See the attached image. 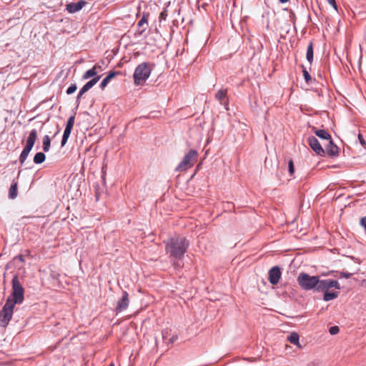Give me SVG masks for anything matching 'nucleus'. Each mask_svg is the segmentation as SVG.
<instances>
[{
  "instance_id": "obj_25",
  "label": "nucleus",
  "mask_w": 366,
  "mask_h": 366,
  "mask_svg": "<svg viewBox=\"0 0 366 366\" xmlns=\"http://www.w3.org/2000/svg\"><path fill=\"white\" fill-rule=\"evenodd\" d=\"M302 68H303L302 73H303L304 79H305V81L308 84L312 79L311 76L303 66H302Z\"/></svg>"
},
{
  "instance_id": "obj_38",
  "label": "nucleus",
  "mask_w": 366,
  "mask_h": 366,
  "mask_svg": "<svg viewBox=\"0 0 366 366\" xmlns=\"http://www.w3.org/2000/svg\"><path fill=\"white\" fill-rule=\"evenodd\" d=\"M327 2L336 10L337 11V6L336 4L335 0H327Z\"/></svg>"
},
{
  "instance_id": "obj_16",
  "label": "nucleus",
  "mask_w": 366,
  "mask_h": 366,
  "mask_svg": "<svg viewBox=\"0 0 366 366\" xmlns=\"http://www.w3.org/2000/svg\"><path fill=\"white\" fill-rule=\"evenodd\" d=\"M300 336L297 333V332H292L290 333L288 336H287V340L295 345H297L298 347H301L300 345Z\"/></svg>"
},
{
  "instance_id": "obj_30",
  "label": "nucleus",
  "mask_w": 366,
  "mask_h": 366,
  "mask_svg": "<svg viewBox=\"0 0 366 366\" xmlns=\"http://www.w3.org/2000/svg\"><path fill=\"white\" fill-rule=\"evenodd\" d=\"M167 15V10L164 9L159 14V21H165Z\"/></svg>"
},
{
  "instance_id": "obj_18",
  "label": "nucleus",
  "mask_w": 366,
  "mask_h": 366,
  "mask_svg": "<svg viewBox=\"0 0 366 366\" xmlns=\"http://www.w3.org/2000/svg\"><path fill=\"white\" fill-rule=\"evenodd\" d=\"M17 196V183L13 182L9 190V197L11 199H14Z\"/></svg>"
},
{
  "instance_id": "obj_45",
  "label": "nucleus",
  "mask_w": 366,
  "mask_h": 366,
  "mask_svg": "<svg viewBox=\"0 0 366 366\" xmlns=\"http://www.w3.org/2000/svg\"><path fill=\"white\" fill-rule=\"evenodd\" d=\"M280 3L284 4L287 2L289 0H279Z\"/></svg>"
},
{
  "instance_id": "obj_36",
  "label": "nucleus",
  "mask_w": 366,
  "mask_h": 366,
  "mask_svg": "<svg viewBox=\"0 0 366 366\" xmlns=\"http://www.w3.org/2000/svg\"><path fill=\"white\" fill-rule=\"evenodd\" d=\"M358 139L361 145L365 147L366 146V142L361 134H358Z\"/></svg>"
},
{
  "instance_id": "obj_14",
  "label": "nucleus",
  "mask_w": 366,
  "mask_h": 366,
  "mask_svg": "<svg viewBox=\"0 0 366 366\" xmlns=\"http://www.w3.org/2000/svg\"><path fill=\"white\" fill-rule=\"evenodd\" d=\"M97 68H100L99 66H97V64H95L92 69L86 71L84 74L82 75V77L81 79L83 80H86V79H88L91 77H95V76H98L99 75L97 74Z\"/></svg>"
},
{
  "instance_id": "obj_42",
  "label": "nucleus",
  "mask_w": 366,
  "mask_h": 366,
  "mask_svg": "<svg viewBox=\"0 0 366 366\" xmlns=\"http://www.w3.org/2000/svg\"><path fill=\"white\" fill-rule=\"evenodd\" d=\"M178 339V337L177 335H173L170 339H169V343H174Z\"/></svg>"
},
{
  "instance_id": "obj_29",
  "label": "nucleus",
  "mask_w": 366,
  "mask_h": 366,
  "mask_svg": "<svg viewBox=\"0 0 366 366\" xmlns=\"http://www.w3.org/2000/svg\"><path fill=\"white\" fill-rule=\"evenodd\" d=\"M340 331V328L338 326H332L329 329V332L332 335H337Z\"/></svg>"
},
{
  "instance_id": "obj_33",
  "label": "nucleus",
  "mask_w": 366,
  "mask_h": 366,
  "mask_svg": "<svg viewBox=\"0 0 366 366\" xmlns=\"http://www.w3.org/2000/svg\"><path fill=\"white\" fill-rule=\"evenodd\" d=\"M109 81V80L107 77L103 79V80L100 83V88L102 89H104L107 86V85L108 84Z\"/></svg>"
},
{
  "instance_id": "obj_12",
  "label": "nucleus",
  "mask_w": 366,
  "mask_h": 366,
  "mask_svg": "<svg viewBox=\"0 0 366 366\" xmlns=\"http://www.w3.org/2000/svg\"><path fill=\"white\" fill-rule=\"evenodd\" d=\"M325 152L330 157H335L339 154V148L336 144H334L332 139L328 142V144L325 146Z\"/></svg>"
},
{
  "instance_id": "obj_13",
  "label": "nucleus",
  "mask_w": 366,
  "mask_h": 366,
  "mask_svg": "<svg viewBox=\"0 0 366 366\" xmlns=\"http://www.w3.org/2000/svg\"><path fill=\"white\" fill-rule=\"evenodd\" d=\"M312 130L319 138L322 140H327L329 142L330 139H332L330 134L325 129H318L313 127Z\"/></svg>"
},
{
  "instance_id": "obj_27",
  "label": "nucleus",
  "mask_w": 366,
  "mask_h": 366,
  "mask_svg": "<svg viewBox=\"0 0 366 366\" xmlns=\"http://www.w3.org/2000/svg\"><path fill=\"white\" fill-rule=\"evenodd\" d=\"M100 78L101 76H95L88 81L92 88L99 81Z\"/></svg>"
},
{
  "instance_id": "obj_48",
  "label": "nucleus",
  "mask_w": 366,
  "mask_h": 366,
  "mask_svg": "<svg viewBox=\"0 0 366 366\" xmlns=\"http://www.w3.org/2000/svg\"><path fill=\"white\" fill-rule=\"evenodd\" d=\"M59 131H60V129L58 127V130H57V132H56L55 134H57L59 132Z\"/></svg>"
},
{
  "instance_id": "obj_10",
  "label": "nucleus",
  "mask_w": 366,
  "mask_h": 366,
  "mask_svg": "<svg viewBox=\"0 0 366 366\" xmlns=\"http://www.w3.org/2000/svg\"><path fill=\"white\" fill-rule=\"evenodd\" d=\"M86 4L87 2L84 0H80L76 3H69L66 5V10L70 14H74L80 11Z\"/></svg>"
},
{
  "instance_id": "obj_44",
  "label": "nucleus",
  "mask_w": 366,
  "mask_h": 366,
  "mask_svg": "<svg viewBox=\"0 0 366 366\" xmlns=\"http://www.w3.org/2000/svg\"><path fill=\"white\" fill-rule=\"evenodd\" d=\"M87 91L82 86V88L79 90V92L81 93V94H84Z\"/></svg>"
},
{
  "instance_id": "obj_32",
  "label": "nucleus",
  "mask_w": 366,
  "mask_h": 366,
  "mask_svg": "<svg viewBox=\"0 0 366 366\" xmlns=\"http://www.w3.org/2000/svg\"><path fill=\"white\" fill-rule=\"evenodd\" d=\"M120 74V71H110L106 76L109 81L113 79L115 76Z\"/></svg>"
},
{
  "instance_id": "obj_2",
  "label": "nucleus",
  "mask_w": 366,
  "mask_h": 366,
  "mask_svg": "<svg viewBox=\"0 0 366 366\" xmlns=\"http://www.w3.org/2000/svg\"><path fill=\"white\" fill-rule=\"evenodd\" d=\"M188 247V243L184 237H174L166 243L165 249L170 257L181 259Z\"/></svg>"
},
{
  "instance_id": "obj_24",
  "label": "nucleus",
  "mask_w": 366,
  "mask_h": 366,
  "mask_svg": "<svg viewBox=\"0 0 366 366\" xmlns=\"http://www.w3.org/2000/svg\"><path fill=\"white\" fill-rule=\"evenodd\" d=\"M74 120H75V116L74 115L71 116L67 120L66 127H67L68 129L69 128L72 129L74 127Z\"/></svg>"
},
{
  "instance_id": "obj_40",
  "label": "nucleus",
  "mask_w": 366,
  "mask_h": 366,
  "mask_svg": "<svg viewBox=\"0 0 366 366\" xmlns=\"http://www.w3.org/2000/svg\"><path fill=\"white\" fill-rule=\"evenodd\" d=\"M83 96V94H81L80 92H79L77 97H76V106L78 107L79 103H80V99L81 98V97Z\"/></svg>"
},
{
  "instance_id": "obj_4",
  "label": "nucleus",
  "mask_w": 366,
  "mask_h": 366,
  "mask_svg": "<svg viewBox=\"0 0 366 366\" xmlns=\"http://www.w3.org/2000/svg\"><path fill=\"white\" fill-rule=\"evenodd\" d=\"M12 284V298L8 297L6 300H10L11 304H21L24 300V290L21 285L17 275H14L11 281Z\"/></svg>"
},
{
  "instance_id": "obj_6",
  "label": "nucleus",
  "mask_w": 366,
  "mask_h": 366,
  "mask_svg": "<svg viewBox=\"0 0 366 366\" xmlns=\"http://www.w3.org/2000/svg\"><path fill=\"white\" fill-rule=\"evenodd\" d=\"M14 306L10 300L6 301L0 311V327H6L8 325L13 315Z\"/></svg>"
},
{
  "instance_id": "obj_1",
  "label": "nucleus",
  "mask_w": 366,
  "mask_h": 366,
  "mask_svg": "<svg viewBox=\"0 0 366 366\" xmlns=\"http://www.w3.org/2000/svg\"><path fill=\"white\" fill-rule=\"evenodd\" d=\"M299 285L305 290H314L315 291H323L335 287L337 290L340 289V283L337 280L332 279L320 280L318 276H310L307 273H300L297 277Z\"/></svg>"
},
{
  "instance_id": "obj_26",
  "label": "nucleus",
  "mask_w": 366,
  "mask_h": 366,
  "mask_svg": "<svg viewBox=\"0 0 366 366\" xmlns=\"http://www.w3.org/2000/svg\"><path fill=\"white\" fill-rule=\"evenodd\" d=\"M76 84H71L66 89V94H71L76 90Z\"/></svg>"
},
{
  "instance_id": "obj_37",
  "label": "nucleus",
  "mask_w": 366,
  "mask_h": 366,
  "mask_svg": "<svg viewBox=\"0 0 366 366\" xmlns=\"http://www.w3.org/2000/svg\"><path fill=\"white\" fill-rule=\"evenodd\" d=\"M352 275V273H350V272H340V277H345V278H350L351 276Z\"/></svg>"
},
{
  "instance_id": "obj_39",
  "label": "nucleus",
  "mask_w": 366,
  "mask_h": 366,
  "mask_svg": "<svg viewBox=\"0 0 366 366\" xmlns=\"http://www.w3.org/2000/svg\"><path fill=\"white\" fill-rule=\"evenodd\" d=\"M360 225L366 229V217H362L360 219Z\"/></svg>"
},
{
  "instance_id": "obj_3",
  "label": "nucleus",
  "mask_w": 366,
  "mask_h": 366,
  "mask_svg": "<svg viewBox=\"0 0 366 366\" xmlns=\"http://www.w3.org/2000/svg\"><path fill=\"white\" fill-rule=\"evenodd\" d=\"M152 68L147 62L139 64L135 69L133 78L135 85H141L149 77Z\"/></svg>"
},
{
  "instance_id": "obj_19",
  "label": "nucleus",
  "mask_w": 366,
  "mask_h": 366,
  "mask_svg": "<svg viewBox=\"0 0 366 366\" xmlns=\"http://www.w3.org/2000/svg\"><path fill=\"white\" fill-rule=\"evenodd\" d=\"M306 58H307V60L310 64H312V62L313 61V45H312V42H310V44L308 45V46H307Z\"/></svg>"
},
{
  "instance_id": "obj_43",
  "label": "nucleus",
  "mask_w": 366,
  "mask_h": 366,
  "mask_svg": "<svg viewBox=\"0 0 366 366\" xmlns=\"http://www.w3.org/2000/svg\"><path fill=\"white\" fill-rule=\"evenodd\" d=\"M83 87L88 92L92 87L90 86V84H89L88 82H86L84 86Z\"/></svg>"
},
{
  "instance_id": "obj_35",
  "label": "nucleus",
  "mask_w": 366,
  "mask_h": 366,
  "mask_svg": "<svg viewBox=\"0 0 366 366\" xmlns=\"http://www.w3.org/2000/svg\"><path fill=\"white\" fill-rule=\"evenodd\" d=\"M147 20L145 16H143V17L140 19V21L138 22V26L142 27L144 24H147Z\"/></svg>"
},
{
  "instance_id": "obj_11",
  "label": "nucleus",
  "mask_w": 366,
  "mask_h": 366,
  "mask_svg": "<svg viewBox=\"0 0 366 366\" xmlns=\"http://www.w3.org/2000/svg\"><path fill=\"white\" fill-rule=\"evenodd\" d=\"M37 135H38V133H37L36 129H33L32 130H31V132H29V137H27V139H26V146L24 148V150H26L29 152L31 151V149L35 144V142L37 139Z\"/></svg>"
},
{
  "instance_id": "obj_46",
  "label": "nucleus",
  "mask_w": 366,
  "mask_h": 366,
  "mask_svg": "<svg viewBox=\"0 0 366 366\" xmlns=\"http://www.w3.org/2000/svg\"><path fill=\"white\" fill-rule=\"evenodd\" d=\"M146 30V27L144 28L141 31H140V34H142L143 31H144Z\"/></svg>"
},
{
  "instance_id": "obj_28",
  "label": "nucleus",
  "mask_w": 366,
  "mask_h": 366,
  "mask_svg": "<svg viewBox=\"0 0 366 366\" xmlns=\"http://www.w3.org/2000/svg\"><path fill=\"white\" fill-rule=\"evenodd\" d=\"M100 78L101 76H95L88 81L92 88L99 81Z\"/></svg>"
},
{
  "instance_id": "obj_8",
  "label": "nucleus",
  "mask_w": 366,
  "mask_h": 366,
  "mask_svg": "<svg viewBox=\"0 0 366 366\" xmlns=\"http://www.w3.org/2000/svg\"><path fill=\"white\" fill-rule=\"evenodd\" d=\"M307 141L311 149L316 152L317 154L322 157L325 155V151L316 137L313 136L309 137Z\"/></svg>"
},
{
  "instance_id": "obj_31",
  "label": "nucleus",
  "mask_w": 366,
  "mask_h": 366,
  "mask_svg": "<svg viewBox=\"0 0 366 366\" xmlns=\"http://www.w3.org/2000/svg\"><path fill=\"white\" fill-rule=\"evenodd\" d=\"M288 169L290 174H292L295 172V167L292 160H290L288 162Z\"/></svg>"
},
{
  "instance_id": "obj_5",
  "label": "nucleus",
  "mask_w": 366,
  "mask_h": 366,
  "mask_svg": "<svg viewBox=\"0 0 366 366\" xmlns=\"http://www.w3.org/2000/svg\"><path fill=\"white\" fill-rule=\"evenodd\" d=\"M198 152L195 149H190L183 157L176 167V171L184 172L193 167L194 162L197 160Z\"/></svg>"
},
{
  "instance_id": "obj_22",
  "label": "nucleus",
  "mask_w": 366,
  "mask_h": 366,
  "mask_svg": "<svg viewBox=\"0 0 366 366\" xmlns=\"http://www.w3.org/2000/svg\"><path fill=\"white\" fill-rule=\"evenodd\" d=\"M51 139L48 135H45L43 138V150L47 152L50 149Z\"/></svg>"
},
{
  "instance_id": "obj_7",
  "label": "nucleus",
  "mask_w": 366,
  "mask_h": 366,
  "mask_svg": "<svg viewBox=\"0 0 366 366\" xmlns=\"http://www.w3.org/2000/svg\"><path fill=\"white\" fill-rule=\"evenodd\" d=\"M129 304V294L127 291L123 290L122 297L118 300L115 307L117 314L120 313L127 309Z\"/></svg>"
},
{
  "instance_id": "obj_21",
  "label": "nucleus",
  "mask_w": 366,
  "mask_h": 366,
  "mask_svg": "<svg viewBox=\"0 0 366 366\" xmlns=\"http://www.w3.org/2000/svg\"><path fill=\"white\" fill-rule=\"evenodd\" d=\"M71 129H70V128L68 129L67 127H65L64 134H63V137H62V139H61V147H64L66 144V143L67 142L68 139L71 134Z\"/></svg>"
},
{
  "instance_id": "obj_20",
  "label": "nucleus",
  "mask_w": 366,
  "mask_h": 366,
  "mask_svg": "<svg viewBox=\"0 0 366 366\" xmlns=\"http://www.w3.org/2000/svg\"><path fill=\"white\" fill-rule=\"evenodd\" d=\"M46 156L43 152H37L34 157V162L36 164L43 163L45 161Z\"/></svg>"
},
{
  "instance_id": "obj_9",
  "label": "nucleus",
  "mask_w": 366,
  "mask_h": 366,
  "mask_svg": "<svg viewBox=\"0 0 366 366\" xmlns=\"http://www.w3.org/2000/svg\"><path fill=\"white\" fill-rule=\"evenodd\" d=\"M268 274L270 284L277 285L281 278V269L278 266H274L269 270Z\"/></svg>"
},
{
  "instance_id": "obj_47",
  "label": "nucleus",
  "mask_w": 366,
  "mask_h": 366,
  "mask_svg": "<svg viewBox=\"0 0 366 366\" xmlns=\"http://www.w3.org/2000/svg\"><path fill=\"white\" fill-rule=\"evenodd\" d=\"M109 366H115L113 362H111Z\"/></svg>"
},
{
  "instance_id": "obj_17",
  "label": "nucleus",
  "mask_w": 366,
  "mask_h": 366,
  "mask_svg": "<svg viewBox=\"0 0 366 366\" xmlns=\"http://www.w3.org/2000/svg\"><path fill=\"white\" fill-rule=\"evenodd\" d=\"M227 89H219L216 94V99L220 102L221 104H224L223 100L227 97Z\"/></svg>"
},
{
  "instance_id": "obj_15",
  "label": "nucleus",
  "mask_w": 366,
  "mask_h": 366,
  "mask_svg": "<svg viewBox=\"0 0 366 366\" xmlns=\"http://www.w3.org/2000/svg\"><path fill=\"white\" fill-rule=\"evenodd\" d=\"M329 290H325L322 291L324 292L323 300L326 302L332 300L337 298L339 295V292H329Z\"/></svg>"
},
{
  "instance_id": "obj_23",
  "label": "nucleus",
  "mask_w": 366,
  "mask_h": 366,
  "mask_svg": "<svg viewBox=\"0 0 366 366\" xmlns=\"http://www.w3.org/2000/svg\"><path fill=\"white\" fill-rule=\"evenodd\" d=\"M29 154V152L24 150L23 149V150L19 156V162L21 165L24 164V163L25 162Z\"/></svg>"
},
{
  "instance_id": "obj_41",
  "label": "nucleus",
  "mask_w": 366,
  "mask_h": 366,
  "mask_svg": "<svg viewBox=\"0 0 366 366\" xmlns=\"http://www.w3.org/2000/svg\"><path fill=\"white\" fill-rule=\"evenodd\" d=\"M15 259H19V261H21V262L24 263L25 262V260H24V256L22 254H19L17 255Z\"/></svg>"
},
{
  "instance_id": "obj_34",
  "label": "nucleus",
  "mask_w": 366,
  "mask_h": 366,
  "mask_svg": "<svg viewBox=\"0 0 366 366\" xmlns=\"http://www.w3.org/2000/svg\"><path fill=\"white\" fill-rule=\"evenodd\" d=\"M290 19L291 22L295 25V20H296V16H295L294 11L292 10H290Z\"/></svg>"
}]
</instances>
